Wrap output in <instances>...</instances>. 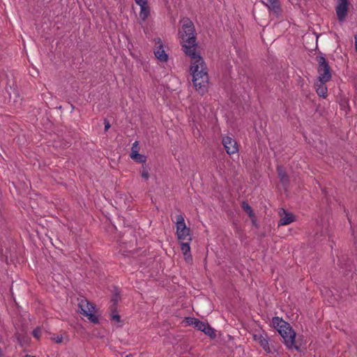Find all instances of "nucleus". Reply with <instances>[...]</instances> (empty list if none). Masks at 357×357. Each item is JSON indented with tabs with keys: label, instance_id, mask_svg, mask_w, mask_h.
Masks as SVG:
<instances>
[{
	"label": "nucleus",
	"instance_id": "nucleus-1",
	"mask_svg": "<svg viewBox=\"0 0 357 357\" xmlns=\"http://www.w3.org/2000/svg\"><path fill=\"white\" fill-rule=\"evenodd\" d=\"M185 54L190 58V73L192 84L198 93L204 95L208 91L209 80L206 64L197 51Z\"/></svg>",
	"mask_w": 357,
	"mask_h": 357
},
{
	"label": "nucleus",
	"instance_id": "nucleus-2",
	"mask_svg": "<svg viewBox=\"0 0 357 357\" xmlns=\"http://www.w3.org/2000/svg\"><path fill=\"white\" fill-rule=\"evenodd\" d=\"M181 28L178 31V38L185 54L197 51L196 31L193 22L188 17L181 20Z\"/></svg>",
	"mask_w": 357,
	"mask_h": 357
},
{
	"label": "nucleus",
	"instance_id": "nucleus-3",
	"mask_svg": "<svg viewBox=\"0 0 357 357\" xmlns=\"http://www.w3.org/2000/svg\"><path fill=\"white\" fill-rule=\"evenodd\" d=\"M272 325L283 338L284 344L287 349L299 350V347L295 344L296 333L289 323L284 321L282 318L275 317L272 319Z\"/></svg>",
	"mask_w": 357,
	"mask_h": 357
},
{
	"label": "nucleus",
	"instance_id": "nucleus-4",
	"mask_svg": "<svg viewBox=\"0 0 357 357\" xmlns=\"http://www.w3.org/2000/svg\"><path fill=\"white\" fill-rule=\"evenodd\" d=\"M315 60L318 63V81L320 82H329L331 79L332 74L328 62L326 61L322 53H320L319 55L317 56Z\"/></svg>",
	"mask_w": 357,
	"mask_h": 357
},
{
	"label": "nucleus",
	"instance_id": "nucleus-5",
	"mask_svg": "<svg viewBox=\"0 0 357 357\" xmlns=\"http://www.w3.org/2000/svg\"><path fill=\"white\" fill-rule=\"evenodd\" d=\"M78 307L80 309V313L86 316L91 322L93 324L98 323V318L95 314V305L84 297L78 299Z\"/></svg>",
	"mask_w": 357,
	"mask_h": 357
},
{
	"label": "nucleus",
	"instance_id": "nucleus-6",
	"mask_svg": "<svg viewBox=\"0 0 357 357\" xmlns=\"http://www.w3.org/2000/svg\"><path fill=\"white\" fill-rule=\"evenodd\" d=\"M176 236L179 241L191 242L190 229L185 225L184 217L179 214L176 217Z\"/></svg>",
	"mask_w": 357,
	"mask_h": 357
},
{
	"label": "nucleus",
	"instance_id": "nucleus-7",
	"mask_svg": "<svg viewBox=\"0 0 357 357\" xmlns=\"http://www.w3.org/2000/svg\"><path fill=\"white\" fill-rule=\"evenodd\" d=\"M253 339L255 341L257 342L260 344V346L264 349V350L266 353H273V350L269 346L268 335L266 333L259 332L255 333L253 335Z\"/></svg>",
	"mask_w": 357,
	"mask_h": 357
},
{
	"label": "nucleus",
	"instance_id": "nucleus-8",
	"mask_svg": "<svg viewBox=\"0 0 357 357\" xmlns=\"http://www.w3.org/2000/svg\"><path fill=\"white\" fill-rule=\"evenodd\" d=\"M222 143L226 152L229 155L238 153V146L234 139L229 136H225L222 139Z\"/></svg>",
	"mask_w": 357,
	"mask_h": 357
},
{
	"label": "nucleus",
	"instance_id": "nucleus-9",
	"mask_svg": "<svg viewBox=\"0 0 357 357\" xmlns=\"http://www.w3.org/2000/svg\"><path fill=\"white\" fill-rule=\"evenodd\" d=\"M348 0H338V4L335 8L337 19L340 22H344L348 13Z\"/></svg>",
	"mask_w": 357,
	"mask_h": 357
},
{
	"label": "nucleus",
	"instance_id": "nucleus-10",
	"mask_svg": "<svg viewBox=\"0 0 357 357\" xmlns=\"http://www.w3.org/2000/svg\"><path fill=\"white\" fill-rule=\"evenodd\" d=\"M279 215L280 220L278 222V226L287 225L296 220L295 216L291 213L287 212L284 208H280Z\"/></svg>",
	"mask_w": 357,
	"mask_h": 357
},
{
	"label": "nucleus",
	"instance_id": "nucleus-11",
	"mask_svg": "<svg viewBox=\"0 0 357 357\" xmlns=\"http://www.w3.org/2000/svg\"><path fill=\"white\" fill-rule=\"evenodd\" d=\"M158 45L154 50L155 57L162 62H166L168 60V55L166 54L160 39H158Z\"/></svg>",
	"mask_w": 357,
	"mask_h": 357
},
{
	"label": "nucleus",
	"instance_id": "nucleus-12",
	"mask_svg": "<svg viewBox=\"0 0 357 357\" xmlns=\"http://www.w3.org/2000/svg\"><path fill=\"white\" fill-rule=\"evenodd\" d=\"M181 243V250L184 255L185 259L187 262H190L192 261V255L190 254V242L188 241H180Z\"/></svg>",
	"mask_w": 357,
	"mask_h": 357
},
{
	"label": "nucleus",
	"instance_id": "nucleus-13",
	"mask_svg": "<svg viewBox=\"0 0 357 357\" xmlns=\"http://www.w3.org/2000/svg\"><path fill=\"white\" fill-rule=\"evenodd\" d=\"M325 83L326 82H320L318 81V82L315 84L317 93L324 98H326L328 96V89Z\"/></svg>",
	"mask_w": 357,
	"mask_h": 357
},
{
	"label": "nucleus",
	"instance_id": "nucleus-14",
	"mask_svg": "<svg viewBox=\"0 0 357 357\" xmlns=\"http://www.w3.org/2000/svg\"><path fill=\"white\" fill-rule=\"evenodd\" d=\"M277 172L280 182L282 183L283 185H287L289 183V177L285 171L283 169L282 167L278 166Z\"/></svg>",
	"mask_w": 357,
	"mask_h": 357
},
{
	"label": "nucleus",
	"instance_id": "nucleus-15",
	"mask_svg": "<svg viewBox=\"0 0 357 357\" xmlns=\"http://www.w3.org/2000/svg\"><path fill=\"white\" fill-rule=\"evenodd\" d=\"M139 18L142 22L146 20L150 15V8L148 5L140 8Z\"/></svg>",
	"mask_w": 357,
	"mask_h": 357
},
{
	"label": "nucleus",
	"instance_id": "nucleus-16",
	"mask_svg": "<svg viewBox=\"0 0 357 357\" xmlns=\"http://www.w3.org/2000/svg\"><path fill=\"white\" fill-rule=\"evenodd\" d=\"M242 208L246 212L250 218H255V213L251 206L246 202H243Z\"/></svg>",
	"mask_w": 357,
	"mask_h": 357
},
{
	"label": "nucleus",
	"instance_id": "nucleus-17",
	"mask_svg": "<svg viewBox=\"0 0 357 357\" xmlns=\"http://www.w3.org/2000/svg\"><path fill=\"white\" fill-rule=\"evenodd\" d=\"M130 158L139 163H145L146 161V157L144 155L139 154V153L130 155Z\"/></svg>",
	"mask_w": 357,
	"mask_h": 357
},
{
	"label": "nucleus",
	"instance_id": "nucleus-18",
	"mask_svg": "<svg viewBox=\"0 0 357 357\" xmlns=\"http://www.w3.org/2000/svg\"><path fill=\"white\" fill-rule=\"evenodd\" d=\"M268 8L275 13H279L280 11V7L278 1L270 0Z\"/></svg>",
	"mask_w": 357,
	"mask_h": 357
},
{
	"label": "nucleus",
	"instance_id": "nucleus-19",
	"mask_svg": "<svg viewBox=\"0 0 357 357\" xmlns=\"http://www.w3.org/2000/svg\"><path fill=\"white\" fill-rule=\"evenodd\" d=\"M204 333L212 338L216 336L214 329L208 324H206Z\"/></svg>",
	"mask_w": 357,
	"mask_h": 357
},
{
	"label": "nucleus",
	"instance_id": "nucleus-20",
	"mask_svg": "<svg viewBox=\"0 0 357 357\" xmlns=\"http://www.w3.org/2000/svg\"><path fill=\"white\" fill-rule=\"evenodd\" d=\"M208 323H206V322H204V321H200L199 319H197L194 327L199 330V331H201L202 332H204V329H205V327L206 326Z\"/></svg>",
	"mask_w": 357,
	"mask_h": 357
},
{
	"label": "nucleus",
	"instance_id": "nucleus-21",
	"mask_svg": "<svg viewBox=\"0 0 357 357\" xmlns=\"http://www.w3.org/2000/svg\"><path fill=\"white\" fill-rule=\"evenodd\" d=\"M141 172V176L142 177L145 179V180H147L149 178V170L147 169L146 167H143L140 171Z\"/></svg>",
	"mask_w": 357,
	"mask_h": 357
},
{
	"label": "nucleus",
	"instance_id": "nucleus-22",
	"mask_svg": "<svg viewBox=\"0 0 357 357\" xmlns=\"http://www.w3.org/2000/svg\"><path fill=\"white\" fill-rule=\"evenodd\" d=\"M139 150V143L137 141H135L132 144L130 155H133V153H138Z\"/></svg>",
	"mask_w": 357,
	"mask_h": 357
},
{
	"label": "nucleus",
	"instance_id": "nucleus-23",
	"mask_svg": "<svg viewBox=\"0 0 357 357\" xmlns=\"http://www.w3.org/2000/svg\"><path fill=\"white\" fill-rule=\"evenodd\" d=\"M197 320V319L195 318V317H186L185 319V321L189 326H191V325L195 326Z\"/></svg>",
	"mask_w": 357,
	"mask_h": 357
},
{
	"label": "nucleus",
	"instance_id": "nucleus-24",
	"mask_svg": "<svg viewBox=\"0 0 357 357\" xmlns=\"http://www.w3.org/2000/svg\"><path fill=\"white\" fill-rule=\"evenodd\" d=\"M33 336L36 338V339H40V336H41V331H40V329L39 328H35L33 331Z\"/></svg>",
	"mask_w": 357,
	"mask_h": 357
},
{
	"label": "nucleus",
	"instance_id": "nucleus-25",
	"mask_svg": "<svg viewBox=\"0 0 357 357\" xmlns=\"http://www.w3.org/2000/svg\"><path fill=\"white\" fill-rule=\"evenodd\" d=\"M136 4L139 6L140 8L148 5L147 0H135Z\"/></svg>",
	"mask_w": 357,
	"mask_h": 357
},
{
	"label": "nucleus",
	"instance_id": "nucleus-26",
	"mask_svg": "<svg viewBox=\"0 0 357 357\" xmlns=\"http://www.w3.org/2000/svg\"><path fill=\"white\" fill-rule=\"evenodd\" d=\"M104 125H105V131H107L111 126L109 121L107 119H105Z\"/></svg>",
	"mask_w": 357,
	"mask_h": 357
},
{
	"label": "nucleus",
	"instance_id": "nucleus-27",
	"mask_svg": "<svg viewBox=\"0 0 357 357\" xmlns=\"http://www.w3.org/2000/svg\"><path fill=\"white\" fill-rule=\"evenodd\" d=\"M112 319L116 320L117 322L120 321V316L117 313H113L112 315Z\"/></svg>",
	"mask_w": 357,
	"mask_h": 357
},
{
	"label": "nucleus",
	"instance_id": "nucleus-28",
	"mask_svg": "<svg viewBox=\"0 0 357 357\" xmlns=\"http://www.w3.org/2000/svg\"><path fill=\"white\" fill-rule=\"evenodd\" d=\"M119 295L116 294L113 296L112 299V301L113 302V305H116L118 301H119Z\"/></svg>",
	"mask_w": 357,
	"mask_h": 357
},
{
	"label": "nucleus",
	"instance_id": "nucleus-29",
	"mask_svg": "<svg viewBox=\"0 0 357 357\" xmlns=\"http://www.w3.org/2000/svg\"><path fill=\"white\" fill-rule=\"evenodd\" d=\"M354 39H355V50H356V52H357V33L355 34Z\"/></svg>",
	"mask_w": 357,
	"mask_h": 357
},
{
	"label": "nucleus",
	"instance_id": "nucleus-30",
	"mask_svg": "<svg viewBox=\"0 0 357 357\" xmlns=\"http://www.w3.org/2000/svg\"><path fill=\"white\" fill-rule=\"evenodd\" d=\"M62 340V337H58L57 340H56V342H61Z\"/></svg>",
	"mask_w": 357,
	"mask_h": 357
},
{
	"label": "nucleus",
	"instance_id": "nucleus-31",
	"mask_svg": "<svg viewBox=\"0 0 357 357\" xmlns=\"http://www.w3.org/2000/svg\"><path fill=\"white\" fill-rule=\"evenodd\" d=\"M24 357H36V356H30V355H26Z\"/></svg>",
	"mask_w": 357,
	"mask_h": 357
}]
</instances>
